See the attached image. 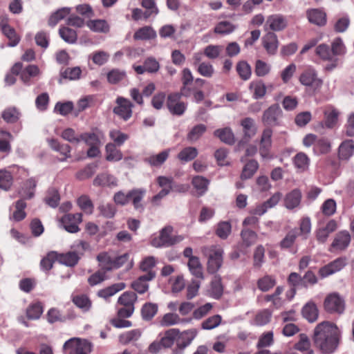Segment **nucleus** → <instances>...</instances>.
I'll list each match as a JSON object with an SVG mask.
<instances>
[{
	"label": "nucleus",
	"instance_id": "nucleus-1",
	"mask_svg": "<svg viewBox=\"0 0 354 354\" xmlns=\"http://www.w3.org/2000/svg\"><path fill=\"white\" fill-rule=\"evenodd\" d=\"M342 332L333 322L324 321L318 324L313 333V341L323 353L330 354L337 348Z\"/></svg>",
	"mask_w": 354,
	"mask_h": 354
},
{
	"label": "nucleus",
	"instance_id": "nucleus-2",
	"mask_svg": "<svg viewBox=\"0 0 354 354\" xmlns=\"http://www.w3.org/2000/svg\"><path fill=\"white\" fill-rule=\"evenodd\" d=\"M180 82L182 86L180 93L184 97L193 96V100L196 103H200L205 98L204 92L202 88L206 83V81L202 78L194 79L193 74L189 68H185L181 71Z\"/></svg>",
	"mask_w": 354,
	"mask_h": 354
},
{
	"label": "nucleus",
	"instance_id": "nucleus-3",
	"mask_svg": "<svg viewBox=\"0 0 354 354\" xmlns=\"http://www.w3.org/2000/svg\"><path fill=\"white\" fill-rule=\"evenodd\" d=\"M299 230L297 228L291 229L285 237L280 241L279 246L282 249H291L297 239L300 236L303 239H307L311 232V221L308 216L302 217L298 222Z\"/></svg>",
	"mask_w": 354,
	"mask_h": 354
},
{
	"label": "nucleus",
	"instance_id": "nucleus-4",
	"mask_svg": "<svg viewBox=\"0 0 354 354\" xmlns=\"http://www.w3.org/2000/svg\"><path fill=\"white\" fill-rule=\"evenodd\" d=\"M174 227L166 225L158 234L150 237V243L155 248H167L174 245L184 239L182 235H173Z\"/></svg>",
	"mask_w": 354,
	"mask_h": 354
},
{
	"label": "nucleus",
	"instance_id": "nucleus-5",
	"mask_svg": "<svg viewBox=\"0 0 354 354\" xmlns=\"http://www.w3.org/2000/svg\"><path fill=\"white\" fill-rule=\"evenodd\" d=\"M80 259V254L75 251H70L66 253L51 251L41 260L40 266H53L55 263L75 266Z\"/></svg>",
	"mask_w": 354,
	"mask_h": 354
},
{
	"label": "nucleus",
	"instance_id": "nucleus-6",
	"mask_svg": "<svg viewBox=\"0 0 354 354\" xmlns=\"http://www.w3.org/2000/svg\"><path fill=\"white\" fill-rule=\"evenodd\" d=\"M12 72L19 74L20 80L28 86L34 84L41 74V71L37 65L28 64L24 66L20 62L14 64Z\"/></svg>",
	"mask_w": 354,
	"mask_h": 354
},
{
	"label": "nucleus",
	"instance_id": "nucleus-7",
	"mask_svg": "<svg viewBox=\"0 0 354 354\" xmlns=\"http://www.w3.org/2000/svg\"><path fill=\"white\" fill-rule=\"evenodd\" d=\"M324 310L331 315H342L346 309V301L343 296L337 292L328 294L323 302Z\"/></svg>",
	"mask_w": 354,
	"mask_h": 354
},
{
	"label": "nucleus",
	"instance_id": "nucleus-8",
	"mask_svg": "<svg viewBox=\"0 0 354 354\" xmlns=\"http://www.w3.org/2000/svg\"><path fill=\"white\" fill-rule=\"evenodd\" d=\"M145 191L142 189H132L125 194L121 191L116 192L113 196L114 202L120 205H125L130 201L132 202L135 209H142L140 202L144 196Z\"/></svg>",
	"mask_w": 354,
	"mask_h": 354
},
{
	"label": "nucleus",
	"instance_id": "nucleus-9",
	"mask_svg": "<svg viewBox=\"0 0 354 354\" xmlns=\"http://www.w3.org/2000/svg\"><path fill=\"white\" fill-rule=\"evenodd\" d=\"M66 354H88L91 352L92 345L87 340L73 337L64 344Z\"/></svg>",
	"mask_w": 354,
	"mask_h": 354
},
{
	"label": "nucleus",
	"instance_id": "nucleus-10",
	"mask_svg": "<svg viewBox=\"0 0 354 354\" xmlns=\"http://www.w3.org/2000/svg\"><path fill=\"white\" fill-rule=\"evenodd\" d=\"M299 81L301 84L311 87L315 91L319 90L323 85V80L318 77L317 72L311 66L306 67L300 74Z\"/></svg>",
	"mask_w": 354,
	"mask_h": 354
},
{
	"label": "nucleus",
	"instance_id": "nucleus-11",
	"mask_svg": "<svg viewBox=\"0 0 354 354\" xmlns=\"http://www.w3.org/2000/svg\"><path fill=\"white\" fill-rule=\"evenodd\" d=\"M142 274L131 283V288L139 294L145 293L149 288L148 281L156 277L153 267H140Z\"/></svg>",
	"mask_w": 354,
	"mask_h": 354
},
{
	"label": "nucleus",
	"instance_id": "nucleus-12",
	"mask_svg": "<svg viewBox=\"0 0 354 354\" xmlns=\"http://www.w3.org/2000/svg\"><path fill=\"white\" fill-rule=\"evenodd\" d=\"M133 104L127 98L118 96L115 100V106L113 109V112L120 119L127 121L133 115Z\"/></svg>",
	"mask_w": 354,
	"mask_h": 354
},
{
	"label": "nucleus",
	"instance_id": "nucleus-13",
	"mask_svg": "<svg viewBox=\"0 0 354 354\" xmlns=\"http://www.w3.org/2000/svg\"><path fill=\"white\" fill-rule=\"evenodd\" d=\"M272 130L270 127L266 128L261 136L259 142V154L263 159H272L274 156L272 153Z\"/></svg>",
	"mask_w": 354,
	"mask_h": 354
},
{
	"label": "nucleus",
	"instance_id": "nucleus-14",
	"mask_svg": "<svg viewBox=\"0 0 354 354\" xmlns=\"http://www.w3.org/2000/svg\"><path fill=\"white\" fill-rule=\"evenodd\" d=\"M315 55L322 61L329 62L324 71H331L338 66V59L333 56L331 49L325 44L318 45L315 48Z\"/></svg>",
	"mask_w": 354,
	"mask_h": 354
},
{
	"label": "nucleus",
	"instance_id": "nucleus-15",
	"mask_svg": "<svg viewBox=\"0 0 354 354\" xmlns=\"http://www.w3.org/2000/svg\"><path fill=\"white\" fill-rule=\"evenodd\" d=\"M198 331L195 328H191L180 332L178 329L177 346L172 351L171 354H182L184 349L188 346L196 337Z\"/></svg>",
	"mask_w": 354,
	"mask_h": 354
},
{
	"label": "nucleus",
	"instance_id": "nucleus-16",
	"mask_svg": "<svg viewBox=\"0 0 354 354\" xmlns=\"http://www.w3.org/2000/svg\"><path fill=\"white\" fill-rule=\"evenodd\" d=\"M180 93H170L167 99V107L173 115H182L187 109V104L180 100Z\"/></svg>",
	"mask_w": 354,
	"mask_h": 354
},
{
	"label": "nucleus",
	"instance_id": "nucleus-17",
	"mask_svg": "<svg viewBox=\"0 0 354 354\" xmlns=\"http://www.w3.org/2000/svg\"><path fill=\"white\" fill-rule=\"evenodd\" d=\"M351 241V236L347 230L338 232L330 245L329 250L332 252H342L348 248Z\"/></svg>",
	"mask_w": 354,
	"mask_h": 354
},
{
	"label": "nucleus",
	"instance_id": "nucleus-18",
	"mask_svg": "<svg viewBox=\"0 0 354 354\" xmlns=\"http://www.w3.org/2000/svg\"><path fill=\"white\" fill-rule=\"evenodd\" d=\"M207 258V266H221L223 259V250L218 245L205 247L203 250Z\"/></svg>",
	"mask_w": 354,
	"mask_h": 354
},
{
	"label": "nucleus",
	"instance_id": "nucleus-19",
	"mask_svg": "<svg viewBox=\"0 0 354 354\" xmlns=\"http://www.w3.org/2000/svg\"><path fill=\"white\" fill-rule=\"evenodd\" d=\"M288 26V21L285 16L281 14H273L267 17L265 28L274 32L282 31Z\"/></svg>",
	"mask_w": 354,
	"mask_h": 354
},
{
	"label": "nucleus",
	"instance_id": "nucleus-20",
	"mask_svg": "<svg viewBox=\"0 0 354 354\" xmlns=\"http://www.w3.org/2000/svg\"><path fill=\"white\" fill-rule=\"evenodd\" d=\"M38 180L35 177H31L24 181L18 190L19 196L21 198L20 200H30L35 196Z\"/></svg>",
	"mask_w": 354,
	"mask_h": 354
},
{
	"label": "nucleus",
	"instance_id": "nucleus-21",
	"mask_svg": "<svg viewBox=\"0 0 354 354\" xmlns=\"http://www.w3.org/2000/svg\"><path fill=\"white\" fill-rule=\"evenodd\" d=\"M324 125L327 129H333L339 122V111L332 105H327L324 108Z\"/></svg>",
	"mask_w": 354,
	"mask_h": 354
},
{
	"label": "nucleus",
	"instance_id": "nucleus-22",
	"mask_svg": "<svg viewBox=\"0 0 354 354\" xmlns=\"http://www.w3.org/2000/svg\"><path fill=\"white\" fill-rule=\"evenodd\" d=\"M82 221V214L81 213L67 214L61 219L65 230L71 233H75L80 230L78 225Z\"/></svg>",
	"mask_w": 354,
	"mask_h": 354
},
{
	"label": "nucleus",
	"instance_id": "nucleus-23",
	"mask_svg": "<svg viewBox=\"0 0 354 354\" xmlns=\"http://www.w3.org/2000/svg\"><path fill=\"white\" fill-rule=\"evenodd\" d=\"M104 134L98 128H93L89 132H84L80 135V141L84 142L88 146L102 145Z\"/></svg>",
	"mask_w": 354,
	"mask_h": 354
},
{
	"label": "nucleus",
	"instance_id": "nucleus-24",
	"mask_svg": "<svg viewBox=\"0 0 354 354\" xmlns=\"http://www.w3.org/2000/svg\"><path fill=\"white\" fill-rule=\"evenodd\" d=\"M281 115V110L278 105H272L266 109L262 116V121L265 125H279V118Z\"/></svg>",
	"mask_w": 354,
	"mask_h": 354
},
{
	"label": "nucleus",
	"instance_id": "nucleus-25",
	"mask_svg": "<svg viewBox=\"0 0 354 354\" xmlns=\"http://www.w3.org/2000/svg\"><path fill=\"white\" fill-rule=\"evenodd\" d=\"M262 46L268 54L273 55L277 52L279 40L273 32H268L261 39Z\"/></svg>",
	"mask_w": 354,
	"mask_h": 354
},
{
	"label": "nucleus",
	"instance_id": "nucleus-26",
	"mask_svg": "<svg viewBox=\"0 0 354 354\" xmlns=\"http://www.w3.org/2000/svg\"><path fill=\"white\" fill-rule=\"evenodd\" d=\"M248 89L252 98L259 100L263 98L267 92V87L263 80L257 79L250 82Z\"/></svg>",
	"mask_w": 354,
	"mask_h": 354
},
{
	"label": "nucleus",
	"instance_id": "nucleus-27",
	"mask_svg": "<svg viewBox=\"0 0 354 354\" xmlns=\"http://www.w3.org/2000/svg\"><path fill=\"white\" fill-rule=\"evenodd\" d=\"M157 34L151 26H144L138 28L133 33L134 41H150L156 38Z\"/></svg>",
	"mask_w": 354,
	"mask_h": 354
},
{
	"label": "nucleus",
	"instance_id": "nucleus-28",
	"mask_svg": "<svg viewBox=\"0 0 354 354\" xmlns=\"http://www.w3.org/2000/svg\"><path fill=\"white\" fill-rule=\"evenodd\" d=\"M171 149H166L158 153L151 154L145 158V162L151 167H160L168 159Z\"/></svg>",
	"mask_w": 354,
	"mask_h": 354
},
{
	"label": "nucleus",
	"instance_id": "nucleus-29",
	"mask_svg": "<svg viewBox=\"0 0 354 354\" xmlns=\"http://www.w3.org/2000/svg\"><path fill=\"white\" fill-rule=\"evenodd\" d=\"M302 198L301 192L299 189H294L285 196L284 206L288 209H293L298 207Z\"/></svg>",
	"mask_w": 354,
	"mask_h": 354
},
{
	"label": "nucleus",
	"instance_id": "nucleus-30",
	"mask_svg": "<svg viewBox=\"0 0 354 354\" xmlns=\"http://www.w3.org/2000/svg\"><path fill=\"white\" fill-rule=\"evenodd\" d=\"M306 16L312 24L322 26L326 23V14L321 9H309L306 11Z\"/></svg>",
	"mask_w": 354,
	"mask_h": 354
},
{
	"label": "nucleus",
	"instance_id": "nucleus-31",
	"mask_svg": "<svg viewBox=\"0 0 354 354\" xmlns=\"http://www.w3.org/2000/svg\"><path fill=\"white\" fill-rule=\"evenodd\" d=\"M354 154V141L346 140L338 148V158L342 160H348Z\"/></svg>",
	"mask_w": 354,
	"mask_h": 354
},
{
	"label": "nucleus",
	"instance_id": "nucleus-32",
	"mask_svg": "<svg viewBox=\"0 0 354 354\" xmlns=\"http://www.w3.org/2000/svg\"><path fill=\"white\" fill-rule=\"evenodd\" d=\"M86 25L94 32L106 34L110 30V25L105 19H90L86 22Z\"/></svg>",
	"mask_w": 354,
	"mask_h": 354
},
{
	"label": "nucleus",
	"instance_id": "nucleus-33",
	"mask_svg": "<svg viewBox=\"0 0 354 354\" xmlns=\"http://www.w3.org/2000/svg\"><path fill=\"white\" fill-rule=\"evenodd\" d=\"M224 290V286L222 283L221 278L215 275L211 281L208 293L209 296L215 299H220Z\"/></svg>",
	"mask_w": 354,
	"mask_h": 354
},
{
	"label": "nucleus",
	"instance_id": "nucleus-34",
	"mask_svg": "<svg viewBox=\"0 0 354 354\" xmlns=\"http://www.w3.org/2000/svg\"><path fill=\"white\" fill-rule=\"evenodd\" d=\"M302 315L309 322H315L319 316V310L317 305L313 301H309L302 308Z\"/></svg>",
	"mask_w": 354,
	"mask_h": 354
},
{
	"label": "nucleus",
	"instance_id": "nucleus-35",
	"mask_svg": "<svg viewBox=\"0 0 354 354\" xmlns=\"http://www.w3.org/2000/svg\"><path fill=\"white\" fill-rule=\"evenodd\" d=\"M209 184V180L201 176H194L192 179V185L198 196H203L207 191Z\"/></svg>",
	"mask_w": 354,
	"mask_h": 354
},
{
	"label": "nucleus",
	"instance_id": "nucleus-36",
	"mask_svg": "<svg viewBox=\"0 0 354 354\" xmlns=\"http://www.w3.org/2000/svg\"><path fill=\"white\" fill-rule=\"evenodd\" d=\"M72 301L82 312H88L92 307V301L85 294L73 295Z\"/></svg>",
	"mask_w": 354,
	"mask_h": 354
},
{
	"label": "nucleus",
	"instance_id": "nucleus-37",
	"mask_svg": "<svg viewBox=\"0 0 354 354\" xmlns=\"http://www.w3.org/2000/svg\"><path fill=\"white\" fill-rule=\"evenodd\" d=\"M219 267H189L191 274L195 277V281L199 282L204 279L208 274H212L218 270Z\"/></svg>",
	"mask_w": 354,
	"mask_h": 354
},
{
	"label": "nucleus",
	"instance_id": "nucleus-38",
	"mask_svg": "<svg viewBox=\"0 0 354 354\" xmlns=\"http://www.w3.org/2000/svg\"><path fill=\"white\" fill-rule=\"evenodd\" d=\"M14 176L10 167L0 170V188L8 191L13 185Z\"/></svg>",
	"mask_w": 354,
	"mask_h": 354
},
{
	"label": "nucleus",
	"instance_id": "nucleus-39",
	"mask_svg": "<svg viewBox=\"0 0 354 354\" xmlns=\"http://www.w3.org/2000/svg\"><path fill=\"white\" fill-rule=\"evenodd\" d=\"M21 113L19 110L13 106H10L5 109L1 113V118L7 124H16L18 123Z\"/></svg>",
	"mask_w": 354,
	"mask_h": 354
},
{
	"label": "nucleus",
	"instance_id": "nucleus-40",
	"mask_svg": "<svg viewBox=\"0 0 354 354\" xmlns=\"http://www.w3.org/2000/svg\"><path fill=\"white\" fill-rule=\"evenodd\" d=\"M310 158L304 152L297 153L293 158V164L299 172H304L308 169Z\"/></svg>",
	"mask_w": 354,
	"mask_h": 354
},
{
	"label": "nucleus",
	"instance_id": "nucleus-41",
	"mask_svg": "<svg viewBox=\"0 0 354 354\" xmlns=\"http://www.w3.org/2000/svg\"><path fill=\"white\" fill-rule=\"evenodd\" d=\"M118 145L112 142L106 144L105 147L106 160L110 162H117L122 159V151L117 148Z\"/></svg>",
	"mask_w": 354,
	"mask_h": 354
},
{
	"label": "nucleus",
	"instance_id": "nucleus-42",
	"mask_svg": "<svg viewBox=\"0 0 354 354\" xmlns=\"http://www.w3.org/2000/svg\"><path fill=\"white\" fill-rule=\"evenodd\" d=\"M178 335V328H170L167 330L161 338V344L164 348H171L174 343L177 345Z\"/></svg>",
	"mask_w": 354,
	"mask_h": 354
},
{
	"label": "nucleus",
	"instance_id": "nucleus-43",
	"mask_svg": "<svg viewBox=\"0 0 354 354\" xmlns=\"http://www.w3.org/2000/svg\"><path fill=\"white\" fill-rule=\"evenodd\" d=\"M125 287H126V285L123 282L114 283L107 288H105L104 289L99 290L97 292V295L100 297L107 299L110 297L116 294L118 292L124 289Z\"/></svg>",
	"mask_w": 354,
	"mask_h": 354
},
{
	"label": "nucleus",
	"instance_id": "nucleus-44",
	"mask_svg": "<svg viewBox=\"0 0 354 354\" xmlns=\"http://www.w3.org/2000/svg\"><path fill=\"white\" fill-rule=\"evenodd\" d=\"M93 185L95 186L102 187H113L117 185L116 178L108 174H101L97 175L93 180Z\"/></svg>",
	"mask_w": 354,
	"mask_h": 354
},
{
	"label": "nucleus",
	"instance_id": "nucleus-45",
	"mask_svg": "<svg viewBox=\"0 0 354 354\" xmlns=\"http://www.w3.org/2000/svg\"><path fill=\"white\" fill-rule=\"evenodd\" d=\"M295 348L304 354H313L311 344L308 336L301 333L299 335V341L295 344Z\"/></svg>",
	"mask_w": 354,
	"mask_h": 354
},
{
	"label": "nucleus",
	"instance_id": "nucleus-46",
	"mask_svg": "<svg viewBox=\"0 0 354 354\" xmlns=\"http://www.w3.org/2000/svg\"><path fill=\"white\" fill-rule=\"evenodd\" d=\"M140 6L145 10L146 17H155L159 13L156 0H138Z\"/></svg>",
	"mask_w": 354,
	"mask_h": 354
},
{
	"label": "nucleus",
	"instance_id": "nucleus-47",
	"mask_svg": "<svg viewBox=\"0 0 354 354\" xmlns=\"http://www.w3.org/2000/svg\"><path fill=\"white\" fill-rule=\"evenodd\" d=\"M189 320L182 319L176 313H169L165 314L160 320L161 326L167 327L173 325L179 324L183 322H188Z\"/></svg>",
	"mask_w": 354,
	"mask_h": 354
},
{
	"label": "nucleus",
	"instance_id": "nucleus-48",
	"mask_svg": "<svg viewBox=\"0 0 354 354\" xmlns=\"http://www.w3.org/2000/svg\"><path fill=\"white\" fill-rule=\"evenodd\" d=\"M236 71L239 77L243 81L248 80L251 77V66L246 61L238 62L236 65Z\"/></svg>",
	"mask_w": 354,
	"mask_h": 354
},
{
	"label": "nucleus",
	"instance_id": "nucleus-49",
	"mask_svg": "<svg viewBox=\"0 0 354 354\" xmlns=\"http://www.w3.org/2000/svg\"><path fill=\"white\" fill-rule=\"evenodd\" d=\"M142 332L139 329H133L122 333L119 336V341L122 344L126 345L137 341L141 336Z\"/></svg>",
	"mask_w": 354,
	"mask_h": 354
},
{
	"label": "nucleus",
	"instance_id": "nucleus-50",
	"mask_svg": "<svg viewBox=\"0 0 354 354\" xmlns=\"http://www.w3.org/2000/svg\"><path fill=\"white\" fill-rule=\"evenodd\" d=\"M198 150L194 147H187L183 149L177 155L181 162H187L194 160L198 156Z\"/></svg>",
	"mask_w": 354,
	"mask_h": 354
},
{
	"label": "nucleus",
	"instance_id": "nucleus-51",
	"mask_svg": "<svg viewBox=\"0 0 354 354\" xmlns=\"http://www.w3.org/2000/svg\"><path fill=\"white\" fill-rule=\"evenodd\" d=\"M259 169V163L256 160H249L243 167L241 178L246 180L252 178Z\"/></svg>",
	"mask_w": 354,
	"mask_h": 354
},
{
	"label": "nucleus",
	"instance_id": "nucleus-52",
	"mask_svg": "<svg viewBox=\"0 0 354 354\" xmlns=\"http://www.w3.org/2000/svg\"><path fill=\"white\" fill-rule=\"evenodd\" d=\"M112 267H102L97 272L92 274L88 279V283L91 286H95L106 279V272L111 270Z\"/></svg>",
	"mask_w": 354,
	"mask_h": 354
},
{
	"label": "nucleus",
	"instance_id": "nucleus-53",
	"mask_svg": "<svg viewBox=\"0 0 354 354\" xmlns=\"http://www.w3.org/2000/svg\"><path fill=\"white\" fill-rule=\"evenodd\" d=\"M71 8H62L55 12L52 13L48 19V25L53 27L56 26L61 20L69 15Z\"/></svg>",
	"mask_w": 354,
	"mask_h": 354
},
{
	"label": "nucleus",
	"instance_id": "nucleus-54",
	"mask_svg": "<svg viewBox=\"0 0 354 354\" xmlns=\"http://www.w3.org/2000/svg\"><path fill=\"white\" fill-rule=\"evenodd\" d=\"M109 136L113 141L112 143L118 147L122 146L129 138V134L123 133L118 129H111Z\"/></svg>",
	"mask_w": 354,
	"mask_h": 354
},
{
	"label": "nucleus",
	"instance_id": "nucleus-55",
	"mask_svg": "<svg viewBox=\"0 0 354 354\" xmlns=\"http://www.w3.org/2000/svg\"><path fill=\"white\" fill-rule=\"evenodd\" d=\"M59 34L62 39L69 44H74L77 39L76 30L68 26H61L59 30Z\"/></svg>",
	"mask_w": 354,
	"mask_h": 354
},
{
	"label": "nucleus",
	"instance_id": "nucleus-56",
	"mask_svg": "<svg viewBox=\"0 0 354 354\" xmlns=\"http://www.w3.org/2000/svg\"><path fill=\"white\" fill-rule=\"evenodd\" d=\"M241 236L242 239L241 246L243 248H248L251 246L257 240V233L248 229L243 230L241 233Z\"/></svg>",
	"mask_w": 354,
	"mask_h": 354
},
{
	"label": "nucleus",
	"instance_id": "nucleus-57",
	"mask_svg": "<svg viewBox=\"0 0 354 354\" xmlns=\"http://www.w3.org/2000/svg\"><path fill=\"white\" fill-rule=\"evenodd\" d=\"M222 142L232 145L234 142V136L230 128L217 129L214 133Z\"/></svg>",
	"mask_w": 354,
	"mask_h": 354
},
{
	"label": "nucleus",
	"instance_id": "nucleus-58",
	"mask_svg": "<svg viewBox=\"0 0 354 354\" xmlns=\"http://www.w3.org/2000/svg\"><path fill=\"white\" fill-rule=\"evenodd\" d=\"M331 149V145L329 140L325 138H318L315 146L313 147V151L315 154L321 155L328 153Z\"/></svg>",
	"mask_w": 354,
	"mask_h": 354
},
{
	"label": "nucleus",
	"instance_id": "nucleus-59",
	"mask_svg": "<svg viewBox=\"0 0 354 354\" xmlns=\"http://www.w3.org/2000/svg\"><path fill=\"white\" fill-rule=\"evenodd\" d=\"M271 66L261 59H257L254 64V73L257 77H262L270 74Z\"/></svg>",
	"mask_w": 354,
	"mask_h": 354
},
{
	"label": "nucleus",
	"instance_id": "nucleus-60",
	"mask_svg": "<svg viewBox=\"0 0 354 354\" xmlns=\"http://www.w3.org/2000/svg\"><path fill=\"white\" fill-rule=\"evenodd\" d=\"M43 313V306L40 302L32 303L26 309V315L28 319H37Z\"/></svg>",
	"mask_w": 354,
	"mask_h": 354
},
{
	"label": "nucleus",
	"instance_id": "nucleus-61",
	"mask_svg": "<svg viewBox=\"0 0 354 354\" xmlns=\"http://www.w3.org/2000/svg\"><path fill=\"white\" fill-rule=\"evenodd\" d=\"M236 26L227 21L218 22L214 27V31L219 35H228L232 33L236 29Z\"/></svg>",
	"mask_w": 354,
	"mask_h": 354
},
{
	"label": "nucleus",
	"instance_id": "nucleus-62",
	"mask_svg": "<svg viewBox=\"0 0 354 354\" xmlns=\"http://www.w3.org/2000/svg\"><path fill=\"white\" fill-rule=\"evenodd\" d=\"M77 203L80 208L86 214H91L93 213L94 206L88 196L82 195L77 198Z\"/></svg>",
	"mask_w": 354,
	"mask_h": 354
},
{
	"label": "nucleus",
	"instance_id": "nucleus-63",
	"mask_svg": "<svg viewBox=\"0 0 354 354\" xmlns=\"http://www.w3.org/2000/svg\"><path fill=\"white\" fill-rule=\"evenodd\" d=\"M158 312V305L153 303H146L143 305L141 314L145 320H151Z\"/></svg>",
	"mask_w": 354,
	"mask_h": 354
},
{
	"label": "nucleus",
	"instance_id": "nucleus-64",
	"mask_svg": "<svg viewBox=\"0 0 354 354\" xmlns=\"http://www.w3.org/2000/svg\"><path fill=\"white\" fill-rule=\"evenodd\" d=\"M2 33L8 39V45L9 46H16L21 40L20 35L16 32L15 29L12 26L7 28V29L3 31Z\"/></svg>",
	"mask_w": 354,
	"mask_h": 354
}]
</instances>
